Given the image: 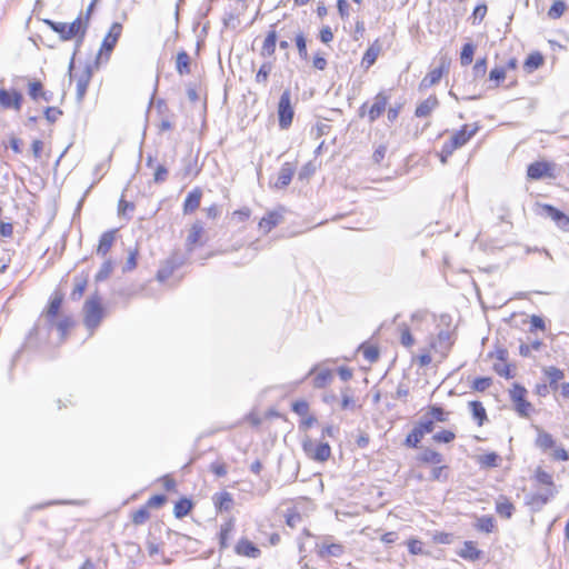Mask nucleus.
Returning a JSON list of instances; mask_svg holds the SVG:
<instances>
[{"label": "nucleus", "instance_id": "nucleus-18", "mask_svg": "<svg viewBox=\"0 0 569 569\" xmlns=\"http://www.w3.org/2000/svg\"><path fill=\"white\" fill-rule=\"evenodd\" d=\"M282 220L281 213L277 211L268 212L260 221L259 228L264 233L270 232L274 227H277Z\"/></svg>", "mask_w": 569, "mask_h": 569}, {"label": "nucleus", "instance_id": "nucleus-6", "mask_svg": "<svg viewBox=\"0 0 569 569\" xmlns=\"http://www.w3.org/2000/svg\"><path fill=\"white\" fill-rule=\"evenodd\" d=\"M122 32V24L119 22H113L110 27L109 32L103 38L101 49L99 51L98 58L101 59L103 56L106 60L109 59L110 53L114 49L120 36Z\"/></svg>", "mask_w": 569, "mask_h": 569}, {"label": "nucleus", "instance_id": "nucleus-54", "mask_svg": "<svg viewBox=\"0 0 569 569\" xmlns=\"http://www.w3.org/2000/svg\"><path fill=\"white\" fill-rule=\"evenodd\" d=\"M43 91L44 90H43L42 83L40 81H33V82L29 83V96L33 100H38L41 97Z\"/></svg>", "mask_w": 569, "mask_h": 569}, {"label": "nucleus", "instance_id": "nucleus-8", "mask_svg": "<svg viewBox=\"0 0 569 569\" xmlns=\"http://www.w3.org/2000/svg\"><path fill=\"white\" fill-rule=\"evenodd\" d=\"M453 345L452 333L448 330H441L437 338L432 339L430 342L431 349L436 352L440 353L441 358H446L448 352Z\"/></svg>", "mask_w": 569, "mask_h": 569}, {"label": "nucleus", "instance_id": "nucleus-20", "mask_svg": "<svg viewBox=\"0 0 569 569\" xmlns=\"http://www.w3.org/2000/svg\"><path fill=\"white\" fill-rule=\"evenodd\" d=\"M201 196L202 192L199 188H196L188 193L183 203V212L186 214L191 213L199 208Z\"/></svg>", "mask_w": 569, "mask_h": 569}, {"label": "nucleus", "instance_id": "nucleus-56", "mask_svg": "<svg viewBox=\"0 0 569 569\" xmlns=\"http://www.w3.org/2000/svg\"><path fill=\"white\" fill-rule=\"evenodd\" d=\"M408 550L411 555H422L425 553L422 549V542L419 539L411 538L408 540Z\"/></svg>", "mask_w": 569, "mask_h": 569}, {"label": "nucleus", "instance_id": "nucleus-4", "mask_svg": "<svg viewBox=\"0 0 569 569\" xmlns=\"http://www.w3.org/2000/svg\"><path fill=\"white\" fill-rule=\"evenodd\" d=\"M526 388L518 383H515L510 390V398L515 403V409L521 417H529L532 411V405L526 400Z\"/></svg>", "mask_w": 569, "mask_h": 569}, {"label": "nucleus", "instance_id": "nucleus-47", "mask_svg": "<svg viewBox=\"0 0 569 569\" xmlns=\"http://www.w3.org/2000/svg\"><path fill=\"white\" fill-rule=\"evenodd\" d=\"M429 415H430V419L439 421V422H445L448 420V413L441 407H437V406L431 407Z\"/></svg>", "mask_w": 569, "mask_h": 569}, {"label": "nucleus", "instance_id": "nucleus-29", "mask_svg": "<svg viewBox=\"0 0 569 569\" xmlns=\"http://www.w3.org/2000/svg\"><path fill=\"white\" fill-rule=\"evenodd\" d=\"M277 43V33L276 31H269L261 49V54L266 57H271L276 51Z\"/></svg>", "mask_w": 569, "mask_h": 569}, {"label": "nucleus", "instance_id": "nucleus-2", "mask_svg": "<svg viewBox=\"0 0 569 569\" xmlns=\"http://www.w3.org/2000/svg\"><path fill=\"white\" fill-rule=\"evenodd\" d=\"M84 311V325L91 331L96 329L102 319V307L100 305L99 298L94 297L88 299L83 307Z\"/></svg>", "mask_w": 569, "mask_h": 569}, {"label": "nucleus", "instance_id": "nucleus-50", "mask_svg": "<svg viewBox=\"0 0 569 569\" xmlns=\"http://www.w3.org/2000/svg\"><path fill=\"white\" fill-rule=\"evenodd\" d=\"M421 439V432L412 429V431L406 437L405 445L410 448H417Z\"/></svg>", "mask_w": 569, "mask_h": 569}, {"label": "nucleus", "instance_id": "nucleus-63", "mask_svg": "<svg viewBox=\"0 0 569 569\" xmlns=\"http://www.w3.org/2000/svg\"><path fill=\"white\" fill-rule=\"evenodd\" d=\"M455 150L456 148H453V146H451L448 141L445 142L440 152V161L446 163Z\"/></svg>", "mask_w": 569, "mask_h": 569}, {"label": "nucleus", "instance_id": "nucleus-19", "mask_svg": "<svg viewBox=\"0 0 569 569\" xmlns=\"http://www.w3.org/2000/svg\"><path fill=\"white\" fill-rule=\"evenodd\" d=\"M439 104L436 96H430L416 108L415 114L418 118L428 117Z\"/></svg>", "mask_w": 569, "mask_h": 569}, {"label": "nucleus", "instance_id": "nucleus-9", "mask_svg": "<svg viewBox=\"0 0 569 569\" xmlns=\"http://www.w3.org/2000/svg\"><path fill=\"white\" fill-rule=\"evenodd\" d=\"M23 97L17 90L0 89V106L3 109H14L19 111L22 106Z\"/></svg>", "mask_w": 569, "mask_h": 569}, {"label": "nucleus", "instance_id": "nucleus-31", "mask_svg": "<svg viewBox=\"0 0 569 569\" xmlns=\"http://www.w3.org/2000/svg\"><path fill=\"white\" fill-rule=\"evenodd\" d=\"M459 556L468 560H478L480 558V550H478L472 541H466Z\"/></svg>", "mask_w": 569, "mask_h": 569}, {"label": "nucleus", "instance_id": "nucleus-1", "mask_svg": "<svg viewBox=\"0 0 569 569\" xmlns=\"http://www.w3.org/2000/svg\"><path fill=\"white\" fill-rule=\"evenodd\" d=\"M54 32L60 36L63 41L71 40L76 37L83 38L87 32V21L82 17H78L73 22H56L52 20L44 21Z\"/></svg>", "mask_w": 569, "mask_h": 569}, {"label": "nucleus", "instance_id": "nucleus-49", "mask_svg": "<svg viewBox=\"0 0 569 569\" xmlns=\"http://www.w3.org/2000/svg\"><path fill=\"white\" fill-rule=\"evenodd\" d=\"M542 343L539 340L533 341L532 343H521L519 347V352L523 357H528L531 353V350L538 351L541 348Z\"/></svg>", "mask_w": 569, "mask_h": 569}, {"label": "nucleus", "instance_id": "nucleus-44", "mask_svg": "<svg viewBox=\"0 0 569 569\" xmlns=\"http://www.w3.org/2000/svg\"><path fill=\"white\" fill-rule=\"evenodd\" d=\"M341 409L343 410H353L356 408V401L353 397L350 395V388H345L341 391Z\"/></svg>", "mask_w": 569, "mask_h": 569}, {"label": "nucleus", "instance_id": "nucleus-48", "mask_svg": "<svg viewBox=\"0 0 569 569\" xmlns=\"http://www.w3.org/2000/svg\"><path fill=\"white\" fill-rule=\"evenodd\" d=\"M112 262L111 261H104L100 268V270L98 271V273L96 274V280L97 281H103L106 280L110 273L112 272Z\"/></svg>", "mask_w": 569, "mask_h": 569}, {"label": "nucleus", "instance_id": "nucleus-64", "mask_svg": "<svg viewBox=\"0 0 569 569\" xmlns=\"http://www.w3.org/2000/svg\"><path fill=\"white\" fill-rule=\"evenodd\" d=\"M72 326V320L68 317L59 320L57 323H56V327L58 329V331L61 333V336L63 337L68 329Z\"/></svg>", "mask_w": 569, "mask_h": 569}, {"label": "nucleus", "instance_id": "nucleus-14", "mask_svg": "<svg viewBox=\"0 0 569 569\" xmlns=\"http://www.w3.org/2000/svg\"><path fill=\"white\" fill-rule=\"evenodd\" d=\"M296 168L290 162H284L282 167L280 168V171L278 173L277 180L274 182V188L282 189L287 187L295 174Z\"/></svg>", "mask_w": 569, "mask_h": 569}, {"label": "nucleus", "instance_id": "nucleus-59", "mask_svg": "<svg viewBox=\"0 0 569 569\" xmlns=\"http://www.w3.org/2000/svg\"><path fill=\"white\" fill-rule=\"evenodd\" d=\"M232 528H233V525L231 521L221 527V531H220L221 548L227 547V539H228L230 532L232 531Z\"/></svg>", "mask_w": 569, "mask_h": 569}, {"label": "nucleus", "instance_id": "nucleus-33", "mask_svg": "<svg viewBox=\"0 0 569 569\" xmlns=\"http://www.w3.org/2000/svg\"><path fill=\"white\" fill-rule=\"evenodd\" d=\"M515 507L507 498H500L496 503V511L499 516L509 519L513 513Z\"/></svg>", "mask_w": 569, "mask_h": 569}, {"label": "nucleus", "instance_id": "nucleus-51", "mask_svg": "<svg viewBox=\"0 0 569 569\" xmlns=\"http://www.w3.org/2000/svg\"><path fill=\"white\" fill-rule=\"evenodd\" d=\"M168 169L163 164H157L153 172V181L156 183H162L167 180Z\"/></svg>", "mask_w": 569, "mask_h": 569}, {"label": "nucleus", "instance_id": "nucleus-36", "mask_svg": "<svg viewBox=\"0 0 569 569\" xmlns=\"http://www.w3.org/2000/svg\"><path fill=\"white\" fill-rule=\"evenodd\" d=\"M469 407L471 409L473 418L478 421V425L481 426L487 418L485 407L479 401L469 402Z\"/></svg>", "mask_w": 569, "mask_h": 569}, {"label": "nucleus", "instance_id": "nucleus-42", "mask_svg": "<svg viewBox=\"0 0 569 569\" xmlns=\"http://www.w3.org/2000/svg\"><path fill=\"white\" fill-rule=\"evenodd\" d=\"M272 70V63L271 62H264L260 69L258 70L256 74V81L258 83L266 84L268 81V77Z\"/></svg>", "mask_w": 569, "mask_h": 569}, {"label": "nucleus", "instance_id": "nucleus-13", "mask_svg": "<svg viewBox=\"0 0 569 569\" xmlns=\"http://www.w3.org/2000/svg\"><path fill=\"white\" fill-rule=\"evenodd\" d=\"M388 97L383 92H379L373 100V103L368 108V118L370 122L376 121L386 110Z\"/></svg>", "mask_w": 569, "mask_h": 569}, {"label": "nucleus", "instance_id": "nucleus-37", "mask_svg": "<svg viewBox=\"0 0 569 569\" xmlns=\"http://www.w3.org/2000/svg\"><path fill=\"white\" fill-rule=\"evenodd\" d=\"M543 63V57L539 52L531 53L525 61V68L528 72L538 69Z\"/></svg>", "mask_w": 569, "mask_h": 569}, {"label": "nucleus", "instance_id": "nucleus-52", "mask_svg": "<svg viewBox=\"0 0 569 569\" xmlns=\"http://www.w3.org/2000/svg\"><path fill=\"white\" fill-rule=\"evenodd\" d=\"M292 411L298 416L306 417L309 412V405L305 400H298L292 403Z\"/></svg>", "mask_w": 569, "mask_h": 569}, {"label": "nucleus", "instance_id": "nucleus-11", "mask_svg": "<svg viewBox=\"0 0 569 569\" xmlns=\"http://www.w3.org/2000/svg\"><path fill=\"white\" fill-rule=\"evenodd\" d=\"M552 166L545 161H536L528 166L527 174L530 179L538 180L545 177H552Z\"/></svg>", "mask_w": 569, "mask_h": 569}, {"label": "nucleus", "instance_id": "nucleus-21", "mask_svg": "<svg viewBox=\"0 0 569 569\" xmlns=\"http://www.w3.org/2000/svg\"><path fill=\"white\" fill-rule=\"evenodd\" d=\"M203 224L201 221H196L192 227L190 228L189 234L187 237L186 246L188 250H192L196 244L201 239V236L203 233Z\"/></svg>", "mask_w": 569, "mask_h": 569}, {"label": "nucleus", "instance_id": "nucleus-25", "mask_svg": "<svg viewBox=\"0 0 569 569\" xmlns=\"http://www.w3.org/2000/svg\"><path fill=\"white\" fill-rule=\"evenodd\" d=\"M556 493V487H545L537 491L531 501L535 505H546Z\"/></svg>", "mask_w": 569, "mask_h": 569}, {"label": "nucleus", "instance_id": "nucleus-24", "mask_svg": "<svg viewBox=\"0 0 569 569\" xmlns=\"http://www.w3.org/2000/svg\"><path fill=\"white\" fill-rule=\"evenodd\" d=\"M545 375L549 380V387L553 390L558 389V382L563 379L565 373L557 367H547L543 369Z\"/></svg>", "mask_w": 569, "mask_h": 569}, {"label": "nucleus", "instance_id": "nucleus-30", "mask_svg": "<svg viewBox=\"0 0 569 569\" xmlns=\"http://www.w3.org/2000/svg\"><path fill=\"white\" fill-rule=\"evenodd\" d=\"M343 553V546L340 543L322 545L319 549V556L326 557H340Z\"/></svg>", "mask_w": 569, "mask_h": 569}, {"label": "nucleus", "instance_id": "nucleus-61", "mask_svg": "<svg viewBox=\"0 0 569 569\" xmlns=\"http://www.w3.org/2000/svg\"><path fill=\"white\" fill-rule=\"evenodd\" d=\"M487 13V6L485 3L482 4H478L475 10H473V13H472V18H473V21L472 23H477V21H482L485 16Z\"/></svg>", "mask_w": 569, "mask_h": 569}, {"label": "nucleus", "instance_id": "nucleus-60", "mask_svg": "<svg viewBox=\"0 0 569 569\" xmlns=\"http://www.w3.org/2000/svg\"><path fill=\"white\" fill-rule=\"evenodd\" d=\"M62 114V111L56 107H48L44 110V117L49 122H54Z\"/></svg>", "mask_w": 569, "mask_h": 569}, {"label": "nucleus", "instance_id": "nucleus-17", "mask_svg": "<svg viewBox=\"0 0 569 569\" xmlns=\"http://www.w3.org/2000/svg\"><path fill=\"white\" fill-rule=\"evenodd\" d=\"M447 66H446V61L442 60L440 67L431 70L421 81L420 83V88L422 89H426V88H429L431 86H435L436 83H438L441 78H442V74H443V71L446 70Z\"/></svg>", "mask_w": 569, "mask_h": 569}, {"label": "nucleus", "instance_id": "nucleus-35", "mask_svg": "<svg viewBox=\"0 0 569 569\" xmlns=\"http://www.w3.org/2000/svg\"><path fill=\"white\" fill-rule=\"evenodd\" d=\"M419 460L423 463L439 465L442 462V456L432 449H425L420 453Z\"/></svg>", "mask_w": 569, "mask_h": 569}, {"label": "nucleus", "instance_id": "nucleus-46", "mask_svg": "<svg viewBox=\"0 0 569 569\" xmlns=\"http://www.w3.org/2000/svg\"><path fill=\"white\" fill-rule=\"evenodd\" d=\"M536 480L543 487H555L552 476L542 469H537Z\"/></svg>", "mask_w": 569, "mask_h": 569}, {"label": "nucleus", "instance_id": "nucleus-32", "mask_svg": "<svg viewBox=\"0 0 569 569\" xmlns=\"http://www.w3.org/2000/svg\"><path fill=\"white\" fill-rule=\"evenodd\" d=\"M333 379V373L329 369L321 370L317 373L313 379V387L317 389H322L331 383Z\"/></svg>", "mask_w": 569, "mask_h": 569}, {"label": "nucleus", "instance_id": "nucleus-55", "mask_svg": "<svg viewBox=\"0 0 569 569\" xmlns=\"http://www.w3.org/2000/svg\"><path fill=\"white\" fill-rule=\"evenodd\" d=\"M491 382H492L491 378L480 377V378L475 379V381L472 383V388L477 391H485L486 389H488L491 386Z\"/></svg>", "mask_w": 569, "mask_h": 569}, {"label": "nucleus", "instance_id": "nucleus-3", "mask_svg": "<svg viewBox=\"0 0 569 569\" xmlns=\"http://www.w3.org/2000/svg\"><path fill=\"white\" fill-rule=\"evenodd\" d=\"M293 108L291 104V94L289 90H284L278 103L279 126L281 129H287L291 126L293 119Z\"/></svg>", "mask_w": 569, "mask_h": 569}, {"label": "nucleus", "instance_id": "nucleus-40", "mask_svg": "<svg viewBox=\"0 0 569 569\" xmlns=\"http://www.w3.org/2000/svg\"><path fill=\"white\" fill-rule=\"evenodd\" d=\"M476 528L483 532H491L495 528V520L490 516H482L478 518Z\"/></svg>", "mask_w": 569, "mask_h": 569}, {"label": "nucleus", "instance_id": "nucleus-58", "mask_svg": "<svg viewBox=\"0 0 569 569\" xmlns=\"http://www.w3.org/2000/svg\"><path fill=\"white\" fill-rule=\"evenodd\" d=\"M487 71V59H478L473 66V74L476 78H480L485 76Z\"/></svg>", "mask_w": 569, "mask_h": 569}, {"label": "nucleus", "instance_id": "nucleus-62", "mask_svg": "<svg viewBox=\"0 0 569 569\" xmlns=\"http://www.w3.org/2000/svg\"><path fill=\"white\" fill-rule=\"evenodd\" d=\"M362 355L369 362H375L379 358V351L375 347H366Z\"/></svg>", "mask_w": 569, "mask_h": 569}, {"label": "nucleus", "instance_id": "nucleus-22", "mask_svg": "<svg viewBox=\"0 0 569 569\" xmlns=\"http://www.w3.org/2000/svg\"><path fill=\"white\" fill-rule=\"evenodd\" d=\"M114 234H116L114 230H109V231H106L102 233V236L100 237V240H99L98 248H97V253L99 256L104 257L109 252V250L112 247L113 241H114Z\"/></svg>", "mask_w": 569, "mask_h": 569}, {"label": "nucleus", "instance_id": "nucleus-53", "mask_svg": "<svg viewBox=\"0 0 569 569\" xmlns=\"http://www.w3.org/2000/svg\"><path fill=\"white\" fill-rule=\"evenodd\" d=\"M432 438L437 442L449 443L456 438V436L452 431L442 430L440 432L435 433Z\"/></svg>", "mask_w": 569, "mask_h": 569}, {"label": "nucleus", "instance_id": "nucleus-28", "mask_svg": "<svg viewBox=\"0 0 569 569\" xmlns=\"http://www.w3.org/2000/svg\"><path fill=\"white\" fill-rule=\"evenodd\" d=\"M537 430H538V436L536 439V446L543 451H547V450L553 448L556 442H555L552 436L539 428H537Z\"/></svg>", "mask_w": 569, "mask_h": 569}, {"label": "nucleus", "instance_id": "nucleus-26", "mask_svg": "<svg viewBox=\"0 0 569 569\" xmlns=\"http://www.w3.org/2000/svg\"><path fill=\"white\" fill-rule=\"evenodd\" d=\"M380 50H381V47L378 43V40H376L375 43L371 44L365 52L362 62H361L362 66H365L366 68L371 67L376 62V60L380 53Z\"/></svg>", "mask_w": 569, "mask_h": 569}, {"label": "nucleus", "instance_id": "nucleus-12", "mask_svg": "<svg viewBox=\"0 0 569 569\" xmlns=\"http://www.w3.org/2000/svg\"><path fill=\"white\" fill-rule=\"evenodd\" d=\"M478 131V127L475 126L469 130V126L465 124L459 131H457L451 139L448 141L453 148L458 149L466 144Z\"/></svg>", "mask_w": 569, "mask_h": 569}, {"label": "nucleus", "instance_id": "nucleus-57", "mask_svg": "<svg viewBox=\"0 0 569 569\" xmlns=\"http://www.w3.org/2000/svg\"><path fill=\"white\" fill-rule=\"evenodd\" d=\"M149 518V511L146 508H140L132 515V522L134 525H142Z\"/></svg>", "mask_w": 569, "mask_h": 569}, {"label": "nucleus", "instance_id": "nucleus-41", "mask_svg": "<svg viewBox=\"0 0 569 569\" xmlns=\"http://www.w3.org/2000/svg\"><path fill=\"white\" fill-rule=\"evenodd\" d=\"M499 456L496 452H490L479 457V463L483 468H493L498 466Z\"/></svg>", "mask_w": 569, "mask_h": 569}, {"label": "nucleus", "instance_id": "nucleus-45", "mask_svg": "<svg viewBox=\"0 0 569 569\" xmlns=\"http://www.w3.org/2000/svg\"><path fill=\"white\" fill-rule=\"evenodd\" d=\"M567 6L563 1H556L550 7L548 11V17L553 20L559 19L563 14Z\"/></svg>", "mask_w": 569, "mask_h": 569}, {"label": "nucleus", "instance_id": "nucleus-15", "mask_svg": "<svg viewBox=\"0 0 569 569\" xmlns=\"http://www.w3.org/2000/svg\"><path fill=\"white\" fill-rule=\"evenodd\" d=\"M542 210L545 213L552 219L560 228L567 230L569 224V218L558 210L557 208L552 207L551 204H543Z\"/></svg>", "mask_w": 569, "mask_h": 569}, {"label": "nucleus", "instance_id": "nucleus-34", "mask_svg": "<svg viewBox=\"0 0 569 569\" xmlns=\"http://www.w3.org/2000/svg\"><path fill=\"white\" fill-rule=\"evenodd\" d=\"M191 508V500L187 498H181L179 501L176 502L173 513L177 518L181 519L190 512Z\"/></svg>", "mask_w": 569, "mask_h": 569}, {"label": "nucleus", "instance_id": "nucleus-23", "mask_svg": "<svg viewBox=\"0 0 569 569\" xmlns=\"http://www.w3.org/2000/svg\"><path fill=\"white\" fill-rule=\"evenodd\" d=\"M213 501L219 511H229L233 505L232 495L227 491L214 495Z\"/></svg>", "mask_w": 569, "mask_h": 569}, {"label": "nucleus", "instance_id": "nucleus-10", "mask_svg": "<svg viewBox=\"0 0 569 569\" xmlns=\"http://www.w3.org/2000/svg\"><path fill=\"white\" fill-rule=\"evenodd\" d=\"M70 77L74 78L76 80V88H77V100L82 101V99L86 96L88 86L91 80V70L90 68L83 69L80 73L72 74L70 72Z\"/></svg>", "mask_w": 569, "mask_h": 569}, {"label": "nucleus", "instance_id": "nucleus-27", "mask_svg": "<svg viewBox=\"0 0 569 569\" xmlns=\"http://www.w3.org/2000/svg\"><path fill=\"white\" fill-rule=\"evenodd\" d=\"M176 70L180 76L189 74L190 71V57L186 51H180L176 59Z\"/></svg>", "mask_w": 569, "mask_h": 569}, {"label": "nucleus", "instance_id": "nucleus-7", "mask_svg": "<svg viewBox=\"0 0 569 569\" xmlns=\"http://www.w3.org/2000/svg\"><path fill=\"white\" fill-rule=\"evenodd\" d=\"M184 262V258L179 252L171 253L160 266L157 272V279L160 282H164L174 272L176 269L181 267Z\"/></svg>", "mask_w": 569, "mask_h": 569}, {"label": "nucleus", "instance_id": "nucleus-38", "mask_svg": "<svg viewBox=\"0 0 569 569\" xmlns=\"http://www.w3.org/2000/svg\"><path fill=\"white\" fill-rule=\"evenodd\" d=\"M61 305H62L61 296H56L50 300V303H49V307L47 310V315H46L50 322H52V320L57 317V315L61 308Z\"/></svg>", "mask_w": 569, "mask_h": 569}, {"label": "nucleus", "instance_id": "nucleus-43", "mask_svg": "<svg viewBox=\"0 0 569 569\" xmlns=\"http://www.w3.org/2000/svg\"><path fill=\"white\" fill-rule=\"evenodd\" d=\"M435 428L433 420L427 417H423L419 423L413 428L416 431H420L423 437L427 433L432 432Z\"/></svg>", "mask_w": 569, "mask_h": 569}, {"label": "nucleus", "instance_id": "nucleus-16", "mask_svg": "<svg viewBox=\"0 0 569 569\" xmlns=\"http://www.w3.org/2000/svg\"><path fill=\"white\" fill-rule=\"evenodd\" d=\"M236 552L240 556L249 558H258L260 556V549L256 547L251 541L247 539H240L236 546Z\"/></svg>", "mask_w": 569, "mask_h": 569}, {"label": "nucleus", "instance_id": "nucleus-5", "mask_svg": "<svg viewBox=\"0 0 569 569\" xmlns=\"http://www.w3.org/2000/svg\"><path fill=\"white\" fill-rule=\"evenodd\" d=\"M303 450L309 458L318 462H325L331 456V448L327 442L308 440L303 443Z\"/></svg>", "mask_w": 569, "mask_h": 569}, {"label": "nucleus", "instance_id": "nucleus-39", "mask_svg": "<svg viewBox=\"0 0 569 569\" xmlns=\"http://www.w3.org/2000/svg\"><path fill=\"white\" fill-rule=\"evenodd\" d=\"M475 46L470 42L463 44L460 53V62L462 66H469L472 62Z\"/></svg>", "mask_w": 569, "mask_h": 569}]
</instances>
